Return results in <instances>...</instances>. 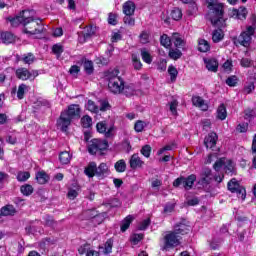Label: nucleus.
Segmentation results:
<instances>
[{
	"label": "nucleus",
	"instance_id": "obj_64",
	"mask_svg": "<svg viewBox=\"0 0 256 256\" xmlns=\"http://www.w3.org/2000/svg\"><path fill=\"white\" fill-rule=\"evenodd\" d=\"M247 129H249V124L247 123H242L237 126L239 133H247Z\"/></svg>",
	"mask_w": 256,
	"mask_h": 256
},
{
	"label": "nucleus",
	"instance_id": "obj_27",
	"mask_svg": "<svg viewBox=\"0 0 256 256\" xmlns=\"http://www.w3.org/2000/svg\"><path fill=\"white\" fill-rule=\"evenodd\" d=\"M211 49V45L209 42L205 39H200L198 41V50L201 51V53H207Z\"/></svg>",
	"mask_w": 256,
	"mask_h": 256
},
{
	"label": "nucleus",
	"instance_id": "obj_29",
	"mask_svg": "<svg viewBox=\"0 0 256 256\" xmlns=\"http://www.w3.org/2000/svg\"><path fill=\"white\" fill-rule=\"evenodd\" d=\"M147 125H149V122L138 120L134 124V130L136 131V133H143Z\"/></svg>",
	"mask_w": 256,
	"mask_h": 256
},
{
	"label": "nucleus",
	"instance_id": "obj_3",
	"mask_svg": "<svg viewBox=\"0 0 256 256\" xmlns=\"http://www.w3.org/2000/svg\"><path fill=\"white\" fill-rule=\"evenodd\" d=\"M81 108L77 104H72L68 107L66 112H62L60 118L57 121V126L61 131H67V127L71 125V119L74 117H80Z\"/></svg>",
	"mask_w": 256,
	"mask_h": 256
},
{
	"label": "nucleus",
	"instance_id": "obj_57",
	"mask_svg": "<svg viewBox=\"0 0 256 256\" xmlns=\"http://www.w3.org/2000/svg\"><path fill=\"white\" fill-rule=\"evenodd\" d=\"M240 65H241V67L249 68L253 65V61L249 58H242L240 60Z\"/></svg>",
	"mask_w": 256,
	"mask_h": 256
},
{
	"label": "nucleus",
	"instance_id": "obj_62",
	"mask_svg": "<svg viewBox=\"0 0 256 256\" xmlns=\"http://www.w3.org/2000/svg\"><path fill=\"white\" fill-rule=\"evenodd\" d=\"M124 23L125 25H129L130 27H133V25H135V18L131 17V15H126L124 17Z\"/></svg>",
	"mask_w": 256,
	"mask_h": 256
},
{
	"label": "nucleus",
	"instance_id": "obj_32",
	"mask_svg": "<svg viewBox=\"0 0 256 256\" xmlns=\"http://www.w3.org/2000/svg\"><path fill=\"white\" fill-rule=\"evenodd\" d=\"M223 37H225L223 30L217 29L212 34V41L214 43H219L220 41H223Z\"/></svg>",
	"mask_w": 256,
	"mask_h": 256
},
{
	"label": "nucleus",
	"instance_id": "obj_54",
	"mask_svg": "<svg viewBox=\"0 0 256 256\" xmlns=\"http://www.w3.org/2000/svg\"><path fill=\"white\" fill-rule=\"evenodd\" d=\"M149 225H151V220L147 218L138 225V229L139 231H145V229H147Z\"/></svg>",
	"mask_w": 256,
	"mask_h": 256
},
{
	"label": "nucleus",
	"instance_id": "obj_59",
	"mask_svg": "<svg viewBox=\"0 0 256 256\" xmlns=\"http://www.w3.org/2000/svg\"><path fill=\"white\" fill-rule=\"evenodd\" d=\"M109 109H111V105H109V102L107 100H102L100 102L99 111H109Z\"/></svg>",
	"mask_w": 256,
	"mask_h": 256
},
{
	"label": "nucleus",
	"instance_id": "obj_47",
	"mask_svg": "<svg viewBox=\"0 0 256 256\" xmlns=\"http://www.w3.org/2000/svg\"><path fill=\"white\" fill-rule=\"evenodd\" d=\"M97 151H99V145L97 144V141H92V144L88 146V152L90 155H96Z\"/></svg>",
	"mask_w": 256,
	"mask_h": 256
},
{
	"label": "nucleus",
	"instance_id": "obj_53",
	"mask_svg": "<svg viewBox=\"0 0 256 256\" xmlns=\"http://www.w3.org/2000/svg\"><path fill=\"white\" fill-rule=\"evenodd\" d=\"M140 153L148 159V157H151V146L145 145L142 147Z\"/></svg>",
	"mask_w": 256,
	"mask_h": 256
},
{
	"label": "nucleus",
	"instance_id": "obj_61",
	"mask_svg": "<svg viewBox=\"0 0 256 256\" xmlns=\"http://www.w3.org/2000/svg\"><path fill=\"white\" fill-rule=\"evenodd\" d=\"M255 90V84L253 82H249L244 87V93L249 95V93L253 92Z\"/></svg>",
	"mask_w": 256,
	"mask_h": 256
},
{
	"label": "nucleus",
	"instance_id": "obj_16",
	"mask_svg": "<svg viewBox=\"0 0 256 256\" xmlns=\"http://www.w3.org/2000/svg\"><path fill=\"white\" fill-rule=\"evenodd\" d=\"M137 86L135 84H125L122 88L123 95H126V97H133V95H137Z\"/></svg>",
	"mask_w": 256,
	"mask_h": 256
},
{
	"label": "nucleus",
	"instance_id": "obj_20",
	"mask_svg": "<svg viewBox=\"0 0 256 256\" xmlns=\"http://www.w3.org/2000/svg\"><path fill=\"white\" fill-rule=\"evenodd\" d=\"M192 103L195 107H198L202 111H207V109H209V106L207 105V103H205V100H203L201 96H193Z\"/></svg>",
	"mask_w": 256,
	"mask_h": 256
},
{
	"label": "nucleus",
	"instance_id": "obj_43",
	"mask_svg": "<svg viewBox=\"0 0 256 256\" xmlns=\"http://www.w3.org/2000/svg\"><path fill=\"white\" fill-rule=\"evenodd\" d=\"M132 63L136 71H140V69L143 67V64L141 63V60L139 59V56H137V54L132 55Z\"/></svg>",
	"mask_w": 256,
	"mask_h": 256
},
{
	"label": "nucleus",
	"instance_id": "obj_45",
	"mask_svg": "<svg viewBox=\"0 0 256 256\" xmlns=\"http://www.w3.org/2000/svg\"><path fill=\"white\" fill-rule=\"evenodd\" d=\"M181 51L179 49H170L169 51V57L170 59H174V61H177V59H181Z\"/></svg>",
	"mask_w": 256,
	"mask_h": 256
},
{
	"label": "nucleus",
	"instance_id": "obj_26",
	"mask_svg": "<svg viewBox=\"0 0 256 256\" xmlns=\"http://www.w3.org/2000/svg\"><path fill=\"white\" fill-rule=\"evenodd\" d=\"M2 42L6 45H9L11 43H15V35L11 32H3L2 33Z\"/></svg>",
	"mask_w": 256,
	"mask_h": 256
},
{
	"label": "nucleus",
	"instance_id": "obj_41",
	"mask_svg": "<svg viewBox=\"0 0 256 256\" xmlns=\"http://www.w3.org/2000/svg\"><path fill=\"white\" fill-rule=\"evenodd\" d=\"M141 57L142 61H144V63H147L148 65H151V63L153 62L151 54L145 49L141 50Z\"/></svg>",
	"mask_w": 256,
	"mask_h": 256
},
{
	"label": "nucleus",
	"instance_id": "obj_38",
	"mask_svg": "<svg viewBox=\"0 0 256 256\" xmlns=\"http://www.w3.org/2000/svg\"><path fill=\"white\" fill-rule=\"evenodd\" d=\"M81 125L84 129H89L93 125V119L89 115H85L81 118Z\"/></svg>",
	"mask_w": 256,
	"mask_h": 256
},
{
	"label": "nucleus",
	"instance_id": "obj_21",
	"mask_svg": "<svg viewBox=\"0 0 256 256\" xmlns=\"http://www.w3.org/2000/svg\"><path fill=\"white\" fill-rule=\"evenodd\" d=\"M124 15H133L135 13V3L133 1H127L123 4Z\"/></svg>",
	"mask_w": 256,
	"mask_h": 256
},
{
	"label": "nucleus",
	"instance_id": "obj_4",
	"mask_svg": "<svg viewBox=\"0 0 256 256\" xmlns=\"http://www.w3.org/2000/svg\"><path fill=\"white\" fill-rule=\"evenodd\" d=\"M124 85L125 83L123 82V79L119 77V69H114L109 73L108 88L111 93L119 95V93H122Z\"/></svg>",
	"mask_w": 256,
	"mask_h": 256
},
{
	"label": "nucleus",
	"instance_id": "obj_48",
	"mask_svg": "<svg viewBox=\"0 0 256 256\" xmlns=\"http://www.w3.org/2000/svg\"><path fill=\"white\" fill-rule=\"evenodd\" d=\"M222 69L225 73H231V71H233V62L231 60H227L222 65Z\"/></svg>",
	"mask_w": 256,
	"mask_h": 256
},
{
	"label": "nucleus",
	"instance_id": "obj_24",
	"mask_svg": "<svg viewBox=\"0 0 256 256\" xmlns=\"http://www.w3.org/2000/svg\"><path fill=\"white\" fill-rule=\"evenodd\" d=\"M197 180V176L195 175H190L187 178H183V186L184 189L189 190L191 189V187H193V184L195 183V181Z\"/></svg>",
	"mask_w": 256,
	"mask_h": 256
},
{
	"label": "nucleus",
	"instance_id": "obj_46",
	"mask_svg": "<svg viewBox=\"0 0 256 256\" xmlns=\"http://www.w3.org/2000/svg\"><path fill=\"white\" fill-rule=\"evenodd\" d=\"M21 193H23L26 197H29L33 193V186L29 184H25L20 188Z\"/></svg>",
	"mask_w": 256,
	"mask_h": 256
},
{
	"label": "nucleus",
	"instance_id": "obj_36",
	"mask_svg": "<svg viewBox=\"0 0 256 256\" xmlns=\"http://www.w3.org/2000/svg\"><path fill=\"white\" fill-rule=\"evenodd\" d=\"M36 181H38L40 185H45V183L49 181V176L45 172H38L36 174Z\"/></svg>",
	"mask_w": 256,
	"mask_h": 256
},
{
	"label": "nucleus",
	"instance_id": "obj_52",
	"mask_svg": "<svg viewBox=\"0 0 256 256\" xmlns=\"http://www.w3.org/2000/svg\"><path fill=\"white\" fill-rule=\"evenodd\" d=\"M179 105V102H177V100H172L170 103H169V109L172 113V115H177V107Z\"/></svg>",
	"mask_w": 256,
	"mask_h": 256
},
{
	"label": "nucleus",
	"instance_id": "obj_39",
	"mask_svg": "<svg viewBox=\"0 0 256 256\" xmlns=\"http://www.w3.org/2000/svg\"><path fill=\"white\" fill-rule=\"evenodd\" d=\"M27 91H29V86H27L25 84L19 85L18 90H17V98L23 99V97H25V94L27 93Z\"/></svg>",
	"mask_w": 256,
	"mask_h": 256
},
{
	"label": "nucleus",
	"instance_id": "obj_55",
	"mask_svg": "<svg viewBox=\"0 0 256 256\" xmlns=\"http://www.w3.org/2000/svg\"><path fill=\"white\" fill-rule=\"evenodd\" d=\"M140 42L143 43L144 45L149 43V37H150V34L148 31H143L141 34H140Z\"/></svg>",
	"mask_w": 256,
	"mask_h": 256
},
{
	"label": "nucleus",
	"instance_id": "obj_6",
	"mask_svg": "<svg viewBox=\"0 0 256 256\" xmlns=\"http://www.w3.org/2000/svg\"><path fill=\"white\" fill-rule=\"evenodd\" d=\"M215 171H225L227 175L235 174V163L227 158H220L214 164Z\"/></svg>",
	"mask_w": 256,
	"mask_h": 256
},
{
	"label": "nucleus",
	"instance_id": "obj_13",
	"mask_svg": "<svg viewBox=\"0 0 256 256\" xmlns=\"http://www.w3.org/2000/svg\"><path fill=\"white\" fill-rule=\"evenodd\" d=\"M229 15L233 19H240V21H243V19H247V8L240 7L239 9H231L229 10Z\"/></svg>",
	"mask_w": 256,
	"mask_h": 256
},
{
	"label": "nucleus",
	"instance_id": "obj_12",
	"mask_svg": "<svg viewBox=\"0 0 256 256\" xmlns=\"http://www.w3.org/2000/svg\"><path fill=\"white\" fill-rule=\"evenodd\" d=\"M97 33V27L96 26H86L82 32V36H79L78 40L80 43H85L87 39L90 37H93Z\"/></svg>",
	"mask_w": 256,
	"mask_h": 256
},
{
	"label": "nucleus",
	"instance_id": "obj_56",
	"mask_svg": "<svg viewBox=\"0 0 256 256\" xmlns=\"http://www.w3.org/2000/svg\"><path fill=\"white\" fill-rule=\"evenodd\" d=\"M84 69H85L86 73H88V75H91V73H93V62L86 60L84 62Z\"/></svg>",
	"mask_w": 256,
	"mask_h": 256
},
{
	"label": "nucleus",
	"instance_id": "obj_37",
	"mask_svg": "<svg viewBox=\"0 0 256 256\" xmlns=\"http://www.w3.org/2000/svg\"><path fill=\"white\" fill-rule=\"evenodd\" d=\"M85 108L87 109V111H90V113H98L99 112V106H97V104H95V102L92 100L87 101Z\"/></svg>",
	"mask_w": 256,
	"mask_h": 256
},
{
	"label": "nucleus",
	"instance_id": "obj_40",
	"mask_svg": "<svg viewBox=\"0 0 256 256\" xmlns=\"http://www.w3.org/2000/svg\"><path fill=\"white\" fill-rule=\"evenodd\" d=\"M59 160L60 163H63V165H67V163L71 161V154H69L67 151L61 152L59 155Z\"/></svg>",
	"mask_w": 256,
	"mask_h": 256
},
{
	"label": "nucleus",
	"instance_id": "obj_30",
	"mask_svg": "<svg viewBox=\"0 0 256 256\" xmlns=\"http://www.w3.org/2000/svg\"><path fill=\"white\" fill-rule=\"evenodd\" d=\"M217 117L220 119V121H225V119H227V108L225 107V104H221L218 107Z\"/></svg>",
	"mask_w": 256,
	"mask_h": 256
},
{
	"label": "nucleus",
	"instance_id": "obj_63",
	"mask_svg": "<svg viewBox=\"0 0 256 256\" xmlns=\"http://www.w3.org/2000/svg\"><path fill=\"white\" fill-rule=\"evenodd\" d=\"M52 51L55 55H61L63 53V45L56 44L52 47Z\"/></svg>",
	"mask_w": 256,
	"mask_h": 256
},
{
	"label": "nucleus",
	"instance_id": "obj_35",
	"mask_svg": "<svg viewBox=\"0 0 256 256\" xmlns=\"http://www.w3.org/2000/svg\"><path fill=\"white\" fill-rule=\"evenodd\" d=\"M102 252L104 255H109L113 251V239H108L104 244V247H101Z\"/></svg>",
	"mask_w": 256,
	"mask_h": 256
},
{
	"label": "nucleus",
	"instance_id": "obj_49",
	"mask_svg": "<svg viewBox=\"0 0 256 256\" xmlns=\"http://www.w3.org/2000/svg\"><path fill=\"white\" fill-rule=\"evenodd\" d=\"M31 177V174L29 172H18L17 174V180L20 182H25L27 179Z\"/></svg>",
	"mask_w": 256,
	"mask_h": 256
},
{
	"label": "nucleus",
	"instance_id": "obj_51",
	"mask_svg": "<svg viewBox=\"0 0 256 256\" xmlns=\"http://www.w3.org/2000/svg\"><path fill=\"white\" fill-rule=\"evenodd\" d=\"M143 239V234H133L130 238V241L133 245H138Z\"/></svg>",
	"mask_w": 256,
	"mask_h": 256
},
{
	"label": "nucleus",
	"instance_id": "obj_1",
	"mask_svg": "<svg viewBox=\"0 0 256 256\" xmlns=\"http://www.w3.org/2000/svg\"><path fill=\"white\" fill-rule=\"evenodd\" d=\"M189 231L187 227L183 224L176 227L174 231L168 232L164 236V246L162 247L163 251H169V249H173L174 247H177L181 245V236L185 235Z\"/></svg>",
	"mask_w": 256,
	"mask_h": 256
},
{
	"label": "nucleus",
	"instance_id": "obj_10",
	"mask_svg": "<svg viewBox=\"0 0 256 256\" xmlns=\"http://www.w3.org/2000/svg\"><path fill=\"white\" fill-rule=\"evenodd\" d=\"M16 76L22 81H27V79L33 80L39 76V72L37 70L28 71L27 68H18L16 70Z\"/></svg>",
	"mask_w": 256,
	"mask_h": 256
},
{
	"label": "nucleus",
	"instance_id": "obj_50",
	"mask_svg": "<svg viewBox=\"0 0 256 256\" xmlns=\"http://www.w3.org/2000/svg\"><path fill=\"white\" fill-rule=\"evenodd\" d=\"M238 81L239 79L237 78V76H230L226 80V85H228V87H235Z\"/></svg>",
	"mask_w": 256,
	"mask_h": 256
},
{
	"label": "nucleus",
	"instance_id": "obj_58",
	"mask_svg": "<svg viewBox=\"0 0 256 256\" xmlns=\"http://www.w3.org/2000/svg\"><path fill=\"white\" fill-rule=\"evenodd\" d=\"M96 144L98 145L99 151H105L107 147H109V144H107V141L105 140H95Z\"/></svg>",
	"mask_w": 256,
	"mask_h": 256
},
{
	"label": "nucleus",
	"instance_id": "obj_15",
	"mask_svg": "<svg viewBox=\"0 0 256 256\" xmlns=\"http://www.w3.org/2000/svg\"><path fill=\"white\" fill-rule=\"evenodd\" d=\"M204 63L206 65V69L211 71L212 73H217L219 69V62L215 58H204Z\"/></svg>",
	"mask_w": 256,
	"mask_h": 256
},
{
	"label": "nucleus",
	"instance_id": "obj_44",
	"mask_svg": "<svg viewBox=\"0 0 256 256\" xmlns=\"http://www.w3.org/2000/svg\"><path fill=\"white\" fill-rule=\"evenodd\" d=\"M171 17L174 19V21H179L183 17V12L179 8H174L171 11Z\"/></svg>",
	"mask_w": 256,
	"mask_h": 256
},
{
	"label": "nucleus",
	"instance_id": "obj_8",
	"mask_svg": "<svg viewBox=\"0 0 256 256\" xmlns=\"http://www.w3.org/2000/svg\"><path fill=\"white\" fill-rule=\"evenodd\" d=\"M228 189L231 191V193H237L238 199H242V201H245V198L247 197V192L245 191L243 186L239 184V181H237V179L232 178L228 182Z\"/></svg>",
	"mask_w": 256,
	"mask_h": 256
},
{
	"label": "nucleus",
	"instance_id": "obj_34",
	"mask_svg": "<svg viewBox=\"0 0 256 256\" xmlns=\"http://www.w3.org/2000/svg\"><path fill=\"white\" fill-rule=\"evenodd\" d=\"M168 75H170V81L172 83H175V81H177V76L179 75V71H177V68H175V66L170 65L168 67Z\"/></svg>",
	"mask_w": 256,
	"mask_h": 256
},
{
	"label": "nucleus",
	"instance_id": "obj_23",
	"mask_svg": "<svg viewBox=\"0 0 256 256\" xmlns=\"http://www.w3.org/2000/svg\"><path fill=\"white\" fill-rule=\"evenodd\" d=\"M81 191V187L74 186L72 188L68 189L67 197L70 199V201H74V199H77L79 197V193Z\"/></svg>",
	"mask_w": 256,
	"mask_h": 256
},
{
	"label": "nucleus",
	"instance_id": "obj_33",
	"mask_svg": "<svg viewBox=\"0 0 256 256\" xmlns=\"http://www.w3.org/2000/svg\"><path fill=\"white\" fill-rule=\"evenodd\" d=\"M96 175H109V166L105 163H101L98 167L96 166Z\"/></svg>",
	"mask_w": 256,
	"mask_h": 256
},
{
	"label": "nucleus",
	"instance_id": "obj_18",
	"mask_svg": "<svg viewBox=\"0 0 256 256\" xmlns=\"http://www.w3.org/2000/svg\"><path fill=\"white\" fill-rule=\"evenodd\" d=\"M15 213H17V210L15 209V207L13 205H6L0 209V218L1 217H13V215H15Z\"/></svg>",
	"mask_w": 256,
	"mask_h": 256
},
{
	"label": "nucleus",
	"instance_id": "obj_28",
	"mask_svg": "<svg viewBox=\"0 0 256 256\" xmlns=\"http://www.w3.org/2000/svg\"><path fill=\"white\" fill-rule=\"evenodd\" d=\"M133 219L135 218L131 215H128L126 218H124L121 224L122 233H125V231L129 229V227L131 226V223H133Z\"/></svg>",
	"mask_w": 256,
	"mask_h": 256
},
{
	"label": "nucleus",
	"instance_id": "obj_7",
	"mask_svg": "<svg viewBox=\"0 0 256 256\" xmlns=\"http://www.w3.org/2000/svg\"><path fill=\"white\" fill-rule=\"evenodd\" d=\"M255 35V28L253 26H248L245 31H243L237 38L236 43L242 45V47H249L251 45V40Z\"/></svg>",
	"mask_w": 256,
	"mask_h": 256
},
{
	"label": "nucleus",
	"instance_id": "obj_17",
	"mask_svg": "<svg viewBox=\"0 0 256 256\" xmlns=\"http://www.w3.org/2000/svg\"><path fill=\"white\" fill-rule=\"evenodd\" d=\"M204 144L207 149H213V147L217 145V134L215 132L208 134V136L204 139Z\"/></svg>",
	"mask_w": 256,
	"mask_h": 256
},
{
	"label": "nucleus",
	"instance_id": "obj_22",
	"mask_svg": "<svg viewBox=\"0 0 256 256\" xmlns=\"http://www.w3.org/2000/svg\"><path fill=\"white\" fill-rule=\"evenodd\" d=\"M172 43L178 48L185 47V40L179 33L172 34Z\"/></svg>",
	"mask_w": 256,
	"mask_h": 256
},
{
	"label": "nucleus",
	"instance_id": "obj_19",
	"mask_svg": "<svg viewBox=\"0 0 256 256\" xmlns=\"http://www.w3.org/2000/svg\"><path fill=\"white\" fill-rule=\"evenodd\" d=\"M211 181V169L209 168H204L202 170V173L200 175V180H199V184L200 185H208V183Z\"/></svg>",
	"mask_w": 256,
	"mask_h": 256
},
{
	"label": "nucleus",
	"instance_id": "obj_25",
	"mask_svg": "<svg viewBox=\"0 0 256 256\" xmlns=\"http://www.w3.org/2000/svg\"><path fill=\"white\" fill-rule=\"evenodd\" d=\"M85 175L87 177H95V173L97 174V164L95 162H91L84 170Z\"/></svg>",
	"mask_w": 256,
	"mask_h": 256
},
{
	"label": "nucleus",
	"instance_id": "obj_31",
	"mask_svg": "<svg viewBox=\"0 0 256 256\" xmlns=\"http://www.w3.org/2000/svg\"><path fill=\"white\" fill-rule=\"evenodd\" d=\"M114 168L116 169L117 173H125L127 169V163L123 159L118 160L115 163Z\"/></svg>",
	"mask_w": 256,
	"mask_h": 256
},
{
	"label": "nucleus",
	"instance_id": "obj_14",
	"mask_svg": "<svg viewBox=\"0 0 256 256\" xmlns=\"http://www.w3.org/2000/svg\"><path fill=\"white\" fill-rule=\"evenodd\" d=\"M129 165L130 169H141L145 165V162L141 160L139 154H133L129 159Z\"/></svg>",
	"mask_w": 256,
	"mask_h": 256
},
{
	"label": "nucleus",
	"instance_id": "obj_5",
	"mask_svg": "<svg viewBox=\"0 0 256 256\" xmlns=\"http://www.w3.org/2000/svg\"><path fill=\"white\" fill-rule=\"evenodd\" d=\"M34 11L29 16V19L24 20V33L31 37L33 35H39L43 31V26L41 25V20H35L33 18Z\"/></svg>",
	"mask_w": 256,
	"mask_h": 256
},
{
	"label": "nucleus",
	"instance_id": "obj_42",
	"mask_svg": "<svg viewBox=\"0 0 256 256\" xmlns=\"http://www.w3.org/2000/svg\"><path fill=\"white\" fill-rule=\"evenodd\" d=\"M172 38H169L167 34H164L160 38V43L163 47H166V49H169L171 47Z\"/></svg>",
	"mask_w": 256,
	"mask_h": 256
},
{
	"label": "nucleus",
	"instance_id": "obj_60",
	"mask_svg": "<svg viewBox=\"0 0 256 256\" xmlns=\"http://www.w3.org/2000/svg\"><path fill=\"white\" fill-rule=\"evenodd\" d=\"M91 250V246L89 244H84L83 246H80L78 249V253L80 255H85V253L87 254L88 251Z\"/></svg>",
	"mask_w": 256,
	"mask_h": 256
},
{
	"label": "nucleus",
	"instance_id": "obj_2",
	"mask_svg": "<svg viewBox=\"0 0 256 256\" xmlns=\"http://www.w3.org/2000/svg\"><path fill=\"white\" fill-rule=\"evenodd\" d=\"M208 5V17L215 27H223L225 20L223 19V4L219 0H206Z\"/></svg>",
	"mask_w": 256,
	"mask_h": 256
},
{
	"label": "nucleus",
	"instance_id": "obj_9",
	"mask_svg": "<svg viewBox=\"0 0 256 256\" xmlns=\"http://www.w3.org/2000/svg\"><path fill=\"white\" fill-rule=\"evenodd\" d=\"M32 13H33V10H24L20 12L18 16L9 17L8 21L11 23L12 27H19V25H24L25 20L29 19Z\"/></svg>",
	"mask_w": 256,
	"mask_h": 256
},
{
	"label": "nucleus",
	"instance_id": "obj_11",
	"mask_svg": "<svg viewBox=\"0 0 256 256\" xmlns=\"http://www.w3.org/2000/svg\"><path fill=\"white\" fill-rule=\"evenodd\" d=\"M96 129L98 133H104L105 137H112L113 131H115V126L111 125L107 128V122L102 121L97 123Z\"/></svg>",
	"mask_w": 256,
	"mask_h": 256
}]
</instances>
